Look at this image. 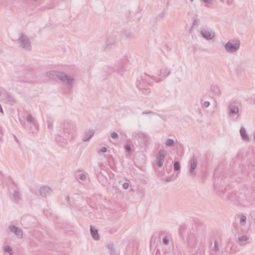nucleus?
Wrapping results in <instances>:
<instances>
[{
    "mask_svg": "<svg viewBox=\"0 0 255 255\" xmlns=\"http://www.w3.org/2000/svg\"><path fill=\"white\" fill-rule=\"evenodd\" d=\"M15 140H16L17 141V138L16 137H15Z\"/></svg>",
    "mask_w": 255,
    "mask_h": 255,
    "instance_id": "obj_50",
    "label": "nucleus"
},
{
    "mask_svg": "<svg viewBox=\"0 0 255 255\" xmlns=\"http://www.w3.org/2000/svg\"><path fill=\"white\" fill-rule=\"evenodd\" d=\"M128 183L127 182L124 183L123 185V187L125 189H127L128 188Z\"/></svg>",
    "mask_w": 255,
    "mask_h": 255,
    "instance_id": "obj_39",
    "label": "nucleus"
},
{
    "mask_svg": "<svg viewBox=\"0 0 255 255\" xmlns=\"http://www.w3.org/2000/svg\"><path fill=\"white\" fill-rule=\"evenodd\" d=\"M0 112L1 113H3V110H2V108L0 105Z\"/></svg>",
    "mask_w": 255,
    "mask_h": 255,
    "instance_id": "obj_42",
    "label": "nucleus"
},
{
    "mask_svg": "<svg viewBox=\"0 0 255 255\" xmlns=\"http://www.w3.org/2000/svg\"><path fill=\"white\" fill-rule=\"evenodd\" d=\"M4 251L6 253H7L9 254V255H12V249L9 246H5L3 248Z\"/></svg>",
    "mask_w": 255,
    "mask_h": 255,
    "instance_id": "obj_28",
    "label": "nucleus"
},
{
    "mask_svg": "<svg viewBox=\"0 0 255 255\" xmlns=\"http://www.w3.org/2000/svg\"><path fill=\"white\" fill-rule=\"evenodd\" d=\"M104 49L108 51L118 46V41L116 36H112L108 37Z\"/></svg>",
    "mask_w": 255,
    "mask_h": 255,
    "instance_id": "obj_7",
    "label": "nucleus"
},
{
    "mask_svg": "<svg viewBox=\"0 0 255 255\" xmlns=\"http://www.w3.org/2000/svg\"><path fill=\"white\" fill-rule=\"evenodd\" d=\"M162 242L165 245H168L169 243L168 239L166 237H164L162 240Z\"/></svg>",
    "mask_w": 255,
    "mask_h": 255,
    "instance_id": "obj_36",
    "label": "nucleus"
},
{
    "mask_svg": "<svg viewBox=\"0 0 255 255\" xmlns=\"http://www.w3.org/2000/svg\"><path fill=\"white\" fill-rule=\"evenodd\" d=\"M254 142L255 143V136H254Z\"/></svg>",
    "mask_w": 255,
    "mask_h": 255,
    "instance_id": "obj_47",
    "label": "nucleus"
},
{
    "mask_svg": "<svg viewBox=\"0 0 255 255\" xmlns=\"http://www.w3.org/2000/svg\"><path fill=\"white\" fill-rule=\"evenodd\" d=\"M170 73V70L167 68H162L160 70L159 76H161L162 78H165L168 76Z\"/></svg>",
    "mask_w": 255,
    "mask_h": 255,
    "instance_id": "obj_21",
    "label": "nucleus"
},
{
    "mask_svg": "<svg viewBox=\"0 0 255 255\" xmlns=\"http://www.w3.org/2000/svg\"><path fill=\"white\" fill-rule=\"evenodd\" d=\"M53 120L50 117H48L47 119V123L48 126V128L52 130L53 129Z\"/></svg>",
    "mask_w": 255,
    "mask_h": 255,
    "instance_id": "obj_25",
    "label": "nucleus"
},
{
    "mask_svg": "<svg viewBox=\"0 0 255 255\" xmlns=\"http://www.w3.org/2000/svg\"><path fill=\"white\" fill-rule=\"evenodd\" d=\"M79 179L82 181H85L86 179V176L83 173H81L79 175Z\"/></svg>",
    "mask_w": 255,
    "mask_h": 255,
    "instance_id": "obj_33",
    "label": "nucleus"
},
{
    "mask_svg": "<svg viewBox=\"0 0 255 255\" xmlns=\"http://www.w3.org/2000/svg\"><path fill=\"white\" fill-rule=\"evenodd\" d=\"M110 254L111 255H119V253H118L113 247L110 249Z\"/></svg>",
    "mask_w": 255,
    "mask_h": 255,
    "instance_id": "obj_31",
    "label": "nucleus"
},
{
    "mask_svg": "<svg viewBox=\"0 0 255 255\" xmlns=\"http://www.w3.org/2000/svg\"><path fill=\"white\" fill-rule=\"evenodd\" d=\"M152 79L155 81L156 82H159L161 81V79L160 78L156 77L155 76L151 77Z\"/></svg>",
    "mask_w": 255,
    "mask_h": 255,
    "instance_id": "obj_35",
    "label": "nucleus"
},
{
    "mask_svg": "<svg viewBox=\"0 0 255 255\" xmlns=\"http://www.w3.org/2000/svg\"><path fill=\"white\" fill-rule=\"evenodd\" d=\"M165 181H166V182H169L170 181V180L169 179L167 178L165 180Z\"/></svg>",
    "mask_w": 255,
    "mask_h": 255,
    "instance_id": "obj_43",
    "label": "nucleus"
},
{
    "mask_svg": "<svg viewBox=\"0 0 255 255\" xmlns=\"http://www.w3.org/2000/svg\"><path fill=\"white\" fill-rule=\"evenodd\" d=\"M61 128L62 132L61 136L68 139L72 138L73 133L75 130L74 125L68 122H65L61 125Z\"/></svg>",
    "mask_w": 255,
    "mask_h": 255,
    "instance_id": "obj_2",
    "label": "nucleus"
},
{
    "mask_svg": "<svg viewBox=\"0 0 255 255\" xmlns=\"http://www.w3.org/2000/svg\"><path fill=\"white\" fill-rule=\"evenodd\" d=\"M13 197L15 202H18L21 199L19 192L17 190H15L13 193Z\"/></svg>",
    "mask_w": 255,
    "mask_h": 255,
    "instance_id": "obj_23",
    "label": "nucleus"
},
{
    "mask_svg": "<svg viewBox=\"0 0 255 255\" xmlns=\"http://www.w3.org/2000/svg\"><path fill=\"white\" fill-rule=\"evenodd\" d=\"M204 2L206 3L207 6L211 8L214 3V0H202Z\"/></svg>",
    "mask_w": 255,
    "mask_h": 255,
    "instance_id": "obj_27",
    "label": "nucleus"
},
{
    "mask_svg": "<svg viewBox=\"0 0 255 255\" xmlns=\"http://www.w3.org/2000/svg\"><path fill=\"white\" fill-rule=\"evenodd\" d=\"M190 1H193V0H190Z\"/></svg>",
    "mask_w": 255,
    "mask_h": 255,
    "instance_id": "obj_51",
    "label": "nucleus"
},
{
    "mask_svg": "<svg viewBox=\"0 0 255 255\" xmlns=\"http://www.w3.org/2000/svg\"><path fill=\"white\" fill-rule=\"evenodd\" d=\"M8 229L10 232L14 233L18 238H21L23 236V232L19 228L15 225H10Z\"/></svg>",
    "mask_w": 255,
    "mask_h": 255,
    "instance_id": "obj_11",
    "label": "nucleus"
},
{
    "mask_svg": "<svg viewBox=\"0 0 255 255\" xmlns=\"http://www.w3.org/2000/svg\"><path fill=\"white\" fill-rule=\"evenodd\" d=\"M17 42L20 48L26 51L31 50V42L25 34L23 33H19Z\"/></svg>",
    "mask_w": 255,
    "mask_h": 255,
    "instance_id": "obj_3",
    "label": "nucleus"
},
{
    "mask_svg": "<svg viewBox=\"0 0 255 255\" xmlns=\"http://www.w3.org/2000/svg\"><path fill=\"white\" fill-rule=\"evenodd\" d=\"M1 95H2V92L0 90V97L1 96Z\"/></svg>",
    "mask_w": 255,
    "mask_h": 255,
    "instance_id": "obj_46",
    "label": "nucleus"
},
{
    "mask_svg": "<svg viewBox=\"0 0 255 255\" xmlns=\"http://www.w3.org/2000/svg\"><path fill=\"white\" fill-rule=\"evenodd\" d=\"M46 76L50 78H57L60 80L62 82L67 85L68 88H72L74 80V79L72 77L69 76L64 73L59 71H49L46 73Z\"/></svg>",
    "mask_w": 255,
    "mask_h": 255,
    "instance_id": "obj_1",
    "label": "nucleus"
},
{
    "mask_svg": "<svg viewBox=\"0 0 255 255\" xmlns=\"http://www.w3.org/2000/svg\"><path fill=\"white\" fill-rule=\"evenodd\" d=\"M200 33L202 36L207 40L212 39L215 35L214 31L208 27L202 28L200 30Z\"/></svg>",
    "mask_w": 255,
    "mask_h": 255,
    "instance_id": "obj_6",
    "label": "nucleus"
},
{
    "mask_svg": "<svg viewBox=\"0 0 255 255\" xmlns=\"http://www.w3.org/2000/svg\"><path fill=\"white\" fill-rule=\"evenodd\" d=\"M197 240L195 234L190 233L187 238V243L189 246L194 247L197 244Z\"/></svg>",
    "mask_w": 255,
    "mask_h": 255,
    "instance_id": "obj_13",
    "label": "nucleus"
},
{
    "mask_svg": "<svg viewBox=\"0 0 255 255\" xmlns=\"http://www.w3.org/2000/svg\"><path fill=\"white\" fill-rule=\"evenodd\" d=\"M102 152H106L107 151V148L106 147H102L100 150Z\"/></svg>",
    "mask_w": 255,
    "mask_h": 255,
    "instance_id": "obj_40",
    "label": "nucleus"
},
{
    "mask_svg": "<svg viewBox=\"0 0 255 255\" xmlns=\"http://www.w3.org/2000/svg\"><path fill=\"white\" fill-rule=\"evenodd\" d=\"M67 199H68V200H69V196H68L67 197Z\"/></svg>",
    "mask_w": 255,
    "mask_h": 255,
    "instance_id": "obj_49",
    "label": "nucleus"
},
{
    "mask_svg": "<svg viewBox=\"0 0 255 255\" xmlns=\"http://www.w3.org/2000/svg\"><path fill=\"white\" fill-rule=\"evenodd\" d=\"M239 250L238 246L231 240H229L225 248V251L230 254H235Z\"/></svg>",
    "mask_w": 255,
    "mask_h": 255,
    "instance_id": "obj_8",
    "label": "nucleus"
},
{
    "mask_svg": "<svg viewBox=\"0 0 255 255\" xmlns=\"http://www.w3.org/2000/svg\"><path fill=\"white\" fill-rule=\"evenodd\" d=\"M174 169L175 171H178L180 169V164L179 161H176L174 163Z\"/></svg>",
    "mask_w": 255,
    "mask_h": 255,
    "instance_id": "obj_30",
    "label": "nucleus"
},
{
    "mask_svg": "<svg viewBox=\"0 0 255 255\" xmlns=\"http://www.w3.org/2000/svg\"><path fill=\"white\" fill-rule=\"evenodd\" d=\"M196 22V20H195L193 22V25H194L195 24V23Z\"/></svg>",
    "mask_w": 255,
    "mask_h": 255,
    "instance_id": "obj_45",
    "label": "nucleus"
},
{
    "mask_svg": "<svg viewBox=\"0 0 255 255\" xmlns=\"http://www.w3.org/2000/svg\"><path fill=\"white\" fill-rule=\"evenodd\" d=\"M174 140L172 139L168 138L166 141L165 144L166 146L171 147L174 145Z\"/></svg>",
    "mask_w": 255,
    "mask_h": 255,
    "instance_id": "obj_29",
    "label": "nucleus"
},
{
    "mask_svg": "<svg viewBox=\"0 0 255 255\" xmlns=\"http://www.w3.org/2000/svg\"><path fill=\"white\" fill-rule=\"evenodd\" d=\"M240 131L243 140L244 141H249L250 140V138L247 133L245 128L243 127H241Z\"/></svg>",
    "mask_w": 255,
    "mask_h": 255,
    "instance_id": "obj_17",
    "label": "nucleus"
},
{
    "mask_svg": "<svg viewBox=\"0 0 255 255\" xmlns=\"http://www.w3.org/2000/svg\"><path fill=\"white\" fill-rule=\"evenodd\" d=\"M95 131L93 129H89L86 131L82 137V140L83 141H87L89 140L94 135Z\"/></svg>",
    "mask_w": 255,
    "mask_h": 255,
    "instance_id": "obj_15",
    "label": "nucleus"
},
{
    "mask_svg": "<svg viewBox=\"0 0 255 255\" xmlns=\"http://www.w3.org/2000/svg\"><path fill=\"white\" fill-rule=\"evenodd\" d=\"M229 109V115L234 116L237 114L239 112V108L236 106H230Z\"/></svg>",
    "mask_w": 255,
    "mask_h": 255,
    "instance_id": "obj_20",
    "label": "nucleus"
},
{
    "mask_svg": "<svg viewBox=\"0 0 255 255\" xmlns=\"http://www.w3.org/2000/svg\"><path fill=\"white\" fill-rule=\"evenodd\" d=\"M191 166L189 170V173L192 174L194 170L197 167V161L195 157H193L190 161Z\"/></svg>",
    "mask_w": 255,
    "mask_h": 255,
    "instance_id": "obj_16",
    "label": "nucleus"
},
{
    "mask_svg": "<svg viewBox=\"0 0 255 255\" xmlns=\"http://www.w3.org/2000/svg\"><path fill=\"white\" fill-rule=\"evenodd\" d=\"M26 121L33 127V128H29V131L33 133L37 132L38 130V124L35 122L33 117L31 115H28L26 117Z\"/></svg>",
    "mask_w": 255,
    "mask_h": 255,
    "instance_id": "obj_9",
    "label": "nucleus"
},
{
    "mask_svg": "<svg viewBox=\"0 0 255 255\" xmlns=\"http://www.w3.org/2000/svg\"><path fill=\"white\" fill-rule=\"evenodd\" d=\"M40 195L43 197H47L50 195L51 189L48 186H42L39 190Z\"/></svg>",
    "mask_w": 255,
    "mask_h": 255,
    "instance_id": "obj_12",
    "label": "nucleus"
},
{
    "mask_svg": "<svg viewBox=\"0 0 255 255\" xmlns=\"http://www.w3.org/2000/svg\"><path fill=\"white\" fill-rule=\"evenodd\" d=\"M213 251L215 253H217L220 252V245L217 240H215L214 241V247L213 248Z\"/></svg>",
    "mask_w": 255,
    "mask_h": 255,
    "instance_id": "obj_24",
    "label": "nucleus"
},
{
    "mask_svg": "<svg viewBox=\"0 0 255 255\" xmlns=\"http://www.w3.org/2000/svg\"><path fill=\"white\" fill-rule=\"evenodd\" d=\"M249 239V238L247 235H243L241 237H240L238 239V242L239 243H242L243 242H247Z\"/></svg>",
    "mask_w": 255,
    "mask_h": 255,
    "instance_id": "obj_26",
    "label": "nucleus"
},
{
    "mask_svg": "<svg viewBox=\"0 0 255 255\" xmlns=\"http://www.w3.org/2000/svg\"><path fill=\"white\" fill-rule=\"evenodd\" d=\"M125 149L127 152H130L131 151L130 145L129 144H126L125 146Z\"/></svg>",
    "mask_w": 255,
    "mask_h": 255,
    "instance_id": "obj_34",
    "label": "nucleus"
},
{
    "mask_svg": "<svg viewBox=\"0 0 255 255\" xmlns=\"http://www.w3.org/2000/svg\"><path fill=\"white\" fill-rule=\"evenodd\" d=\"M228 198L231 202L235 204L240 202V197L235 192H232L228 195Z\"/></svg>",
    "mask_w": 255,
    "mask_h": 255,
    "instance_id": "obj_14",
    "label": "nucleus"
},
{
    "mask_svg": "<svg viewBox=\"0 0 255 255\" xmlns=\"http://www.w3.org/2000/svg\"><path fill=\"white\" fill-rule=\"evenodd\" d=\"M221 0L222 2H224V1H225V0ZM229 1V0H228V1Z\"/></svg>",
    "mask_w": 255,
    "mask_h": 255,
    "instance_id": "obj_48",
    "label": "nucleus"
},
{
    "mask_svg": "<svg viewBox=\"0 0 255 255\" xmlns=\"http://www.w3.org/2000/svg\"><path fill=\"white\" fill-rule=\"evenodd\" d=\"M210 102L208 101H205L203 103V106L205 108H207L210 106Z\"/></svg>",
    "mask_w": 255,
    "mask_h": 255,
    "instance_id": "obj_38",
    "label": "nucleus"
},
{
    "mask_svg": "<svg viewBox=\"0 0 255 255\" xmlns=\"http://www.w3.org/2000/svg\"><path fill=\"white\" fill-rule=\"evenodd\" d=\"M20 124H21V125L24 127V128H26V124L24 122H23L22 121H20Z\"/></svg>",
    "mask_w": 255,
    "mask_h": 255,
    "instance_id": "obj_41",
    "label": "nucleus"
},
{
    "mask_svg": "<svg viewBox=\"0 0 255 255\" xmlns=\"http://www.w3.org/2000/svg\"><path fill=\"white\" fill-rule=\"evenodd\" d=\"M90 231H91V235H92L93 238L95 240H96V241L99 240L100 239V237H99V235L98 234V230L96 229H94L92 226H91Z\"/></svg>",
    "mask_w": 255,
    "mask_h": 255,
    "instance_id": "obj_19",
    "label": "nucleus"
},
{
    "mask_svg": "<svg viewBox=\"0 0 255 255\" xmlns=\"http://www.w3.org/2000/svg\"><path fill=\"white\" fill-rule=\"evenodd\" d=\"M240 47L239 41L231 40L225 44V48L227 52L229 53H235L238 51Z\"/></svg>",
    "mask_w": 255,
    "mask_h": 255,
    "instance_id": "obj_4",
    "label": "nucleus"
},
{
    "mask_svg": "<svg viewBox=\"0 0 255 255\" xmlns=\"http://www.w3.org/2000/svg\"><path fill=\"white\" fill-rule=\"evenodd\" d=\"M142 115H149V114H155V113L151 111H149L147 112H143L142 113Z\"/></svg>",
    "mask_w": 255,
    "mask_h": 255,
    "instance_id": "obj_37",
    "label": "nucleus"
},
{
    "mask_svg": "<svg viewBox=\"0 0 255 255\" xmlns=\"http://www.w3.org/2000/svg\"><path fill=\"white\" fill-rule=\"evenodd\" d=\"M238 218H240V224L241 226H245L246 224L247 217L243 214H239L238 215Z\"/></svg>",
    "mask_w": 255,
    "mask_h": 255,
    "instance_id": "obj_22",
    "label": "nucleus"
},
{
    "mask_svg": "<svg viewBox=\"0 0 255 255\" xmlns=\"http://www.w3.org/2000/svg\"><path fill=\"white\" fill-rule=\"evenodd\" d=\"M137 87L139 90L145 95H148L150 93V89L149 88L143 86L142 84L140 83L139 84L137 83Z\"/></svg>",
    "mask_w": 255,
    "mask_h": 255,
    "instance_id": "obj_18",
    "label": "nucleus"
},
{
    "mask_svg": "<svg viewBox=\"0 0 255 255\" xmlns=\"http://www.w3.org/2000/svg\"><path fill=\"white\" fill-rule=\"evenodd\" d=\"M166 155V151L163 149L158 151L156 157V164L157 166L160 167L163 165L164 157Z\"/></svg>",
    "mask_w": 255,
    "mask_h": 255,
    "instance_id": "obj_10",
    "label": "nucleus"
},
{
    "mask_svg": "<svg viewBox=\"0 0 255 255\" xmlns=\"http://www.w3.org/2000/svg\"><path fill=\"white\" fill-rule=\"evenodd\" d=\"M128 62L127 57L120 59L115 65V69L119 74L123 75V72L126 70V66Z\"/></svg>",
    "mask_w": 255,
    "mask_h": 255,
    "instance_id": "obj_5",
    "label": "nucleus"
},
{
    "mask_svg": "<svg viewBox=\"0 0 255 255\" xmlns=\"http://www.w3.org/2000/svg\"><path fill=\"white\" fill-rule=\"evenodd\" d=\"M111 136L114 139H118L119 137V135L116 132H113L111 133Z\"/></svg>",
    "mask_w": 255,
    "mask_h": 255,
    "instance_id": "obj_32",
    "label": "nucleus"
},
{
    "mask_svg": "<svg viewBox=\"0 0 255 255\" xmlns=\"http://www.w3.org/2000/svg\"><path fill=\"white\" fill-rule=\"evenodd\" d=\"M144 144H145V145H146L147 144V140H145V141H144Z\"/></svg>",
    "mask_w": 255,
    "mask_h": 255,
    "instance_id": "obj_44",
    "label": "nucleus"
}]
</instances>
